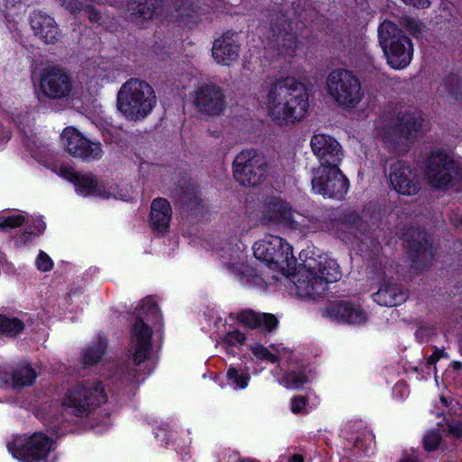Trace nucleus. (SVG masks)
<instances>
[{"label": "nucleus", "mask_w": 462, "mask_h": 462, "mask_svg": "<svg viewBox=\"0 0 462 462\" xmlns=\"http://www.w3.org/2000/svg\"><path fill=\"white\" fill-rule=\"evenodd\" d=\"M309 106L308 89L294 78L278 79L268 87L265 107L272 121L279 125L300 121Z\"/></svg>", "instance_id": "nucleus-1"}, {"label": "nucleus", "mask_w": 462, "mask_h": 462, "mask_svg": "<svg viewBox=\"0 0 462 462\" xmlns=\"http://www.w3.org/2000/svg\"><path fill=\"white\" fill-rule=\"evenodd\" d=\"M301 266L293 275L295 293L302 299L321 295L327 285L338 281L341 272L337 263L326 254L314 249H307L300 253Z\"/></svg>", "instance_id": "nucleus-2"}, {"label": "nucleus", "mask_w": 462, "mask_h": 462, "mask_svg": "<svg viewBox=\"0 0 462 462\" xmlns=\"http://www.w3.org/2000/svg\"><path fill=\"white\" fill-rule=\"evenodd\" d=\"M421 125V119L415 113L400 110L397 114L383 115L376 123V134L388 149L404 151L409 139Z\"/></svg>", "instance_id": "nucleus-3"}, {"label": "nucleus", "mask_w": 462, "mask_h": 462, "mask_svg": "<svg viewBox=\"0 0 462 462\" xmlns=\"http://www.w3.org/2000/svg\"><path fill=\"white\" fill-rule=\"evenodd\" d=\"M117 108L128 120L145 118L156 105L152 87L144 80L131 79L125 82L117 94Z\"/></svg>", "instance_id": "nucleus-4"}, {"label": "nucleus", "mask_w": 462, "mask_h": 462, "mask_svg": "<svg viewBox=\"0 0 462 462\" xmlns=\"http://www.w3.org/2000/svg\"><path fill=\"white\" fill-rule=\"evenodd\" d=\"M378 38L392 68L402 69L411 63L413 55L412 42L395 23L383 21L378 27Z\"/></svg>", "instance_id": "nucleus-5"}, {"label": "nucleus", "mask_w": 462, "mask_h": 462, "mask_svg": "<svg viewBox=\"0 0 462 462\" xmlns=\"http://www.w3.org/2000/svg\"><path fill=\"white\" fill-rule=\"evenodd\" d=\"M160 321L161 312L155 301L152 298L143 300L131 330V342L134 348L133 358L135 365L146 360L151 349L152 331L148 324Z\"/></svg>", "instance_id": "nucleus-6"}, {"label": "nucleus", "mask_w": 462, "mask_h": 462, "mask_svg": "<svg viewBox=\"0 0 462 462\" xmlns=\"http://www.w3.org/2000/svg\"><path fill=\"white\" fill-rule=\"evenodd\" d=\"M326 90L328 97L343 108H355L365 97V90L357 76L344 69H336L328 75Z\"/></svg>", "instance_id": "nucleus-7"}, {"label": "nucleus", "mask_w": 462, "mask_h": 462, "mask_svg": "<svg viewBox=\"0 0 462 462\" xmlns=\"http://www.w3.org/2000/svg\"><path fill=\"white\" fill-rule=\"evenodd\" d=\"M106 402L103 384L88 381L68 390L62 401L63 410L78 417H86Z\"/></svg>", "instance_id": "nucleus-8"}, {"label": "nucleus", "mask_w": 462, "mask_h": 462, "mask_svg": "<svg viewBox=\"0 0 462 462\" xmlns=\"http://www.w3.org/2000/svg\"><path fill=\"white\" fill-rule=\"evenodd\" d=\"M425 174L432 187L448 189L462 181V164L436 149L428 157Z\"/></svg>", "instance_id": "nucleus-9"}, {"label": "nucleus", "mask_w": 462, "mask_h": 462, "mask_svg": "<svg viewBox=\"0 0 462 462\" xmlns=\"http://www.w3.org/2000/svg\"><path fill=\"white\" fill-rule=\"evenodd\" d=\"M266 158L255 150L242 151L233 163L234 178L243 186H256L267 172Z\"/></svg>", "instance_id": "nucleus-10"}, {"label": "nucleus", "mask_w": 462, "mask_h": 462, "mask_svg": "<svg viewBox=\"0 0 462 462\" xmlns=\"http://www.w3.org/2000/svg\"><path fill=\"white\" fill-rule=\"evenodd\" d=\"M312 190L328 198L341 199L348 189V180L339 167L312 169Z\"/></svg>", "instance_id": "nucleus-11"}, {"label": "nucleus", "mask_w": 462, "mask_h": 462, "mask_svg": "<svg viewBox=\"0 0 462 462\" xmlns=\"http://www.w3.org/2000/svg\"><path fill=\"white\" fill-rule=\"evenodd\" d=\"M253 250L255 258L281 268L289 266L294 260L292 246L283 238L276 236H266L255 242Z\"/></svg>", "instance_id": "nucleus-12"}, {"label": "nucleus", "mask_w": 462, "mask_h": 462, "mask_svg": "<svg viewBox=\"0 0 462 462\" xmlns=\"http://www.w3.org/2000/svg\"><path fill=\"white\" fill-rule=\"evenodd\" d=\"M53 442L42 433H35L26 438L18 436L7 445L14 457L23 462H34L46 457L52 448Z\"/></svg>", "instance_id": "nucleus-13"}, {"label": "nucleus", "mask_w": 462, "mask_h": 462, "mask_svg": "<svg viewBox=\"0 0 462 462\" xmlns=\"http://www.w3.org/2000/svg\"><path fill=\"white\" fill-rule=\"evenodd\" d=\"M192 103L200 115L219 116L226 106L225 90L215 83L204 84L195 90Z\"/></svg>", "instance_id": "nucleus-14"}, {"label": "nucleus", "mask_w": 462, "mask_h": 462, "mask_svg": "<svg viewBox=\"0 0 462 462\" xmlns=\"http://www.w3.org/2000/svg\"><path fill=\"white\" fill-rule=\"evenodd\" d=\"M39 88L41 93L48 98H64L72 90L71 77L63 69L46 68L41 72Z\"/></svg>", "instance_id": "nucleus-15"}, {"label": "nucleus", "mask_w": 462, "mask_h": 462, "mask_svg": "<svg viewBox=\"0 0 462 462\" xmlns=\"http://www.w3.org/2000/svg\"><path fill=\"white\" fill-rule=\"evenodd\" d=\"M65 150L73 157L83 160H98L103 155L100 143L91 142L74 127H67L61 134Z\"/></svg>", "instance_id": "nucleus-16"}, {"label": "nucleus", "mask_w": 462, "mask_h": 462, "mask_svg": "<svg viewBox=\"0 0 462 462\" xmlns=\"http://www.w3.org/2000/svg\"><path fill=\"white\" fill-rule=\"evenodd\" d=\"M310 148L319 162V167H339L344 158L341 144L333 136L316 134L310 139Z\"/></svg>", "instance_id": "nucleus-17"}, {"label": "nucleus", "mask_w": 462, "mask_h": 462, "mask_svg": "<svg viewBox=\"0 0 462 462\" xmlns=\"http://www.w3.org/2000/svg\"><path fill=\"white\" fill-rule=\"evenodd\" d=\"M53 171L59 176L72 182L77 193L79 195L85 197L98 196L104 199L109 198V194L101 190L97 177L92 173L77 172L71 167L66 165L57 166Z\"/></svg>", "instance_id": "nucleus-18"}, {"label": "nucleus", "mask_w": 462, "mask_h": 462, "mask_svg": "<svg viewBox=\"0 0 462 462\" xmlns=\"http://www.w3.org/2000/svg\"><path fill=\"white\" fill-rule=\"evenodd\" d=\"M389 181L391 187L402 195H415L420 189L416 171L402 162H397L391 166Z\"/></svg>", "instance_id": "nucleus-19"}, {"label": "nucleus", "mask_w": 462, "mask_h": 462, "mask_svg": "<svg viewBox=\"0 0 462 462\" xmlns=\"http://www.w3.org/2000/svg\"><path fill=\"white\" fill-rule=\"evenodd\" d=\"M271 30L278 51L283 56H293L299 47V41L291 32V23L283 14H277L272 18Z\"/></svg>", "instance_id": "nucleus-20"}, {"label": "nucleus", "mask_w": 462, "mask_h": 462, "mask_svg": "<svg viewBox=\"0 0 462 462\" xmlns=\"http://www.w3.org/2000/svg\"><path fill=\"white\" fill-rule=\"evenodd\" d=\"M294 214H296V211L291 208L289 203L275 198L267 204L260 222L268 227L282 226L291 229Z\"/></svg>", "instance_id": "nucleus-21"}, {"label": "nucleus", "mask_w": 462, "mask_h": 462, "mask_svg": "<svg viewBox=\"0 0 462 462\" xmlns=\"http://www.w3.org/2000/svg\"><path fill=\"white\" fill-rule=\"evenodd\" d=\"M324 315L338 322L361 325L366 320L364 310L347 300L330 303L324 310Z\"/></svg>", "instance_id": "nucleus-22"}, {"label": "nucleus", "mask_w": 462, "mask_h": 462, "mask_svg": "<svg viewBox=\"0 0 462 462\" xmlns=\"http://www.w3.org/2000/svg\"><path fill=\"white\" fill-rule=\"evenodd\" d=\"M211 51L217 64L231 66L239 58L240 45L233 35L224 34L214 41Z\"/></svg>", "instance_id": "nucleus-23"}, {"label": "nucleus", "mask_w": 462, "mask_h": 462, "mask_svg": "<svg viewBox=\"0 0 462 462\" xmlns=\"http://www.w3.org/2000/svg\"><path fill=\"white\" fill-rule=\"evenodd\" d=\"M31 26L34 34L46 44H53L61 38L55 20L44 13H34L31 17Z\"/></svg>", "instance_id": "nucleus-24"}, {"label": "nucleus", "mask_w": 462, "mask_h": 462, "mask_svg": "<svg viewBox=\"0 0 462 462\" xmlns=\"http://www.w3.org/2000/svg\"><path fill=\"white\" fill-rule=\"evenodd\" d=\"M37 377L36 372L28 364L0 369V381L12 388L32 385Z\"/></svg>", "instance_id": "nucleus-25"}, {"label": "nucleus", "mask_w": 462, "mask_h": 462, "mask_svg": "<svg viewBox=\"0 0 462 462\" xmlns=\"http://www.w3.org/2000/svg\"><path fill=\"white\" fill-rule=\"evenodd\" d=\"M161 12L160 0H130L127 5V13L130 19L139 25H143L145 22L157 19Z\"/></svg>", "instance_id": "nucleus-26"}, {"label": "nucleus", "mask_w": 462, "mask_h": 462, "mask_svg": "<svg viewBox=\"0 0 462 462\" xmlns=\"http://www.w3.org/2000/svg\"><path fill=\"white\" fill-rule=\"evenodd\" d=\"M230 317L251 328H260L267 331H273L278 326V319L274 315L259 313L249 309L243 310L237 313H231Z\"/></svg>", "instance_id": "nucleus-27"}, {"label": "nucleus", "mask_w": 462, "mask_h": 462, "mask_svg": "<svg viewBox=\"0 0 462 462\" xmlns=\"http://www.w3.org/2000/svg\"><path fill=\"white\" fill-rule=\"evenodd\" d=\"M172 211L169 201L162 198L152 200L151 205L150 224L154 232L165 234L169 230Z\"/></svg>", "instance_id": "nucleus-28"}, {"label": "nucleus", "mask_w": 462, "mask_h": 462, "mask_svg": "<svg viewBox=\"0 0 462 462\" xmlns=\"http://www.w3.org/2000/svg\"><path fill=\"white\" fill-rule=\"evenodd\" d=\"M373 299L381 306L393 307L404 302L407 294L398 284L384 282L373 295Z\"/></svg>", "instance_id": "nucleus-29"}, {"label": "nucleus", "mask_w": 462, "mask_h": 462, "mask_svg": "<svg viewBox=\"0 0 462 462\" xmlns=\"http://www.w3.org/2000/svg\"><path fill=\"white\" fill-rule=\"evenodd\" d=\"M175 18L184 26L196 23L199 17V7L194 0H185L178 5L175 11Z\"/></svg>", "instance_id": "nucleus-30"}, {"label": "nucleus", "mask_w": 462, "mask_h": 462, "mask_svg": "<svg viewBox=\"0 0 462 462\" xmlns=\"http://www.w3.org/2000/svg\"><path fill=\"white\" fill-rule=\"evenodd\" d=\"M293 217L291 229L298 230L301 234L315 233L325 228L323 223L316 217L304 216L297 211Z\"/></svg>", "instance_id": "nucleus-31"}, {"label": "nucleus", "mask_w": 462, "mask_h": 462, "mask_svg": "<svg viewBox=\"0 0 462 462\" xmlns=\"http://www.w3.org/2000/svg\"><path fill=\"white\" fill-rule=\"evenodd\" d=\"M106 347V340L103 337H97V340L86 348L82 362L85 365L97 364L102 357Z\"/></svg>", "instance_id": "nucleus-32"}, {"label": "nucleus", "mask_w": 462, "mask_h": 462, "mask_svg": "<svg viewBox=\"0 0 462 462\" xmlns=\"http://www.w3.org/2000/svg\"><path fill=\"white\" fill-rule=\"evenodd\" d=\"M24 328V324L17 318L0 315V333L15 337Z\"/></svg>", "instance_id": "nucleus-33"}, {"label": "nucleus", "mask_w": 462, "mask_h": 462, "mask_svg": "<svg viewBox=\"0 0 462 462\" xmlns=\"http://www.w3.org/2000/svg\"><path fill=\"white\" fill-rule=\"evenodd\" d=\"M307 382L308 378L303 372L291 371L284 374L280 383L287 389L300 390Z\"/></svg>", "instance_id": "nucleus-34"}, {"label": "nucleus", "mask_w": 462, "mask_h": 462, "mask_svg": "<svg viewBox=\"0 0 462 462\" xmlns=\"http://www.w3.org/2000/svg\"><path fill=\"white\" fill-rule=\"evenodd\" d=\"M442 87L455 99L462 102V80L458 77L455 75L447 77Z\"/></svg>", "instance_id": "nucleus-35"}, {"label": "nucleus", "mask_w": 462, "mask_h": 462, "mask_svg": "<svg viewBox=\"0 0 462 462\" xmlns=\"http://www.w3.org/2000/svg\"><path fill=\"white\" fill-rule=\"evenodd\" d=\"M441 441L439 430L428 431L423 438V448L427 452H432L439 448Z\"/></svg>", "instance_id": "nucleus-36"}, {"label": "nucleus", "mask_w": 462, "mask_h": 462, "mask_svg": "<svg viewBox=\"0 0 462 462\" xmlns=\"http://www.w3.org/2000/svg\"><path fill=\"white\" fill-rule=\"evenodd\" d=\"M24 222L25 217L23 215L10 216L0 221V229L7 230L9 228H15L23 226Z\"/></svg>", "instance_id": "nucleus-37"}, {"label": "nucleus", "mask_w": 462, "mask_h": 462, "mask_svg": "<svg viewBox=\"0 0 462 462\" xmlns=\"http://www.w3.org/2000/svg\"><path fill=\"white\" fill-rule=\"evenodd\" d=\"M252 352L257 358L267 360L273 364L278 362L279 360L277 356L272 354L266 347L262 345H256L252 347Z\"/></svg>", "instance_id": "nucleus-38"}, {"label": "nucleus", "mask_w": 462, "mask_h": 462, "mask_svg": "<svg viewBox=\"0 0 462 462\" xmlns=\"http://www.w3.org/2000/svg\"><path fill=\"white\" fill-rule=\"evenodd\" d=\"M226 376L237 388L244 389L247 386V377L239 374L238 371L234 367H230L227 370Z\"/></svg>", "instance_id": "nucleus-39"}, {"label": "nucleus", "mask_w": 462, "mask_h": 462, "mask_svg": "<svg viewBox=\"0 0 462 462\" xmlns=\"http://www.w3.org/2000/svg\"><path fill=\"white\" fill-rule=\"evenodd\" d=\"M245 340V336L241 331L236 329L228 332L223 338V343L227 346H233L238 344H243Z\"/></svg>", "instance_id": "nucleus-40"}, {"label": "nucleus", "mask_w": 462, "mask_h": 462, "mask_svg": "<svg viewBox=\"0 0 462 462\" xmlns=\"http://www.w3.org/2000/svg\"><path fill=\"white\" fill-rule=\"evenodd\" d=\"M35 264L38 270L42 272H48L52 269L53 262L50 256L44 252L41 251L36 258Z\"/></svg>", "instance_id": "nucleus-41"}, {"label": "nucleus", "mask_w": 462, "mask_h": 462, "mask_svg": "<svg viewBox=\"0 0 462 462\" xmlns=\"http://www.w3.org/2000/svg\"><path fill=\"white\" fill-rule=\"evenodd\" d=\"M308 400L304 396H295L291 400V411L294 414L301 412L307 405Z\"/></svg>", "instance_id": "nucleus-42"}, {"label": "nucleus", "mask_w": 462, "mask_h": 462, "mask_svg": "<svg viewBox=\"0 0 462 462\" xmlns=\"http://www.w3.org/2000/svg\"><path fill=\"white\" fill-rule=\"evenodd\" d=\"M410 247L411 251L415 252L417 256L422 255L427 251L425 245H422L420 240H412V242H410Z\"/></svg>", "instance_id": "nucleus-43"}, {"label": "nucleus", "mask_w": 462, "mask_h": 462, "mask_svg": "<svg viewBox=\"0 0 462 462\" xmlns=\"http://www.w3.org/2000/svg\"><path fill=\"white\" fill-rule=\"evenodd\" d=\"M448 433L456 438L462 437V422L457 421L448 424Z\"/></svg>", "instance_id": "nucleus-44"}, {"label": "nucleus", "mask_w": 462, "mask_h": 462, "mask_svg": "<svg viewBox=\"0 0 462 462\" xmlns=\"http://www.w3.org/2000/svg\"><path fill=\"white\" fill-rule=\"evenodd\" d=\"M407 5L416 8H428L430 5V0H401Z\"/></svg>", "instance_id": "nucleus-45"}, {"label": "nucleus", "mask_w": 462, "mask_h": 462, "mask_svg": "<svg viewBox=\"0 0 462 462\" xmlns=\"http://www.w3.org/2000/svg\"><path fill=\"white\" fill-rule=\"evenodd\" d=\"M442 357H448V354L444 350L437 348L435 349L433 354L430 356H429L428 364L435 365Z\"/></svg>", "instance_id": "nucleus-46"}, {"label": "nucleus", "mask_w": 462, "mask_h": 462, "mask_svg": "<svg viewBox=\"0 0 462 462\" xmlns=\"http://www.w3.org/2000/svg\"><path fill=\"white\" fill-rule=\"evenodd\" d=\"M61 5L66 6L71 13H76L79 11L78 6V3L75 0H60Z\"/></svg>", "instance_id": "nucleus-47"}, {"label": "nucleus", "mask_w": 462, "mask_h": 462, "mask_svg": "<svg viewBox=\"0 0 462 462\" xmlns=\"http://www.w3.org/2000/svg\"><path fill=\"white\" fill-rule=\"evenodd\" d=\"M11 136H12L11 131L9 129L4 127L0 124V140L2 142L8 141V140H10Z\"/></svg>", "instance_id": "nucleus-48"}, {"label": "nucleus", "mask_w": 462, "mask_h": 462, "mask_svg": "<svg viewBox=\"0 0 462 462\" xmlns=\"http://www.w3.org/2000/svg\"><path fill=\"white\" fill-rule=\"evenodd\" d=\"M85 12L88 13V18L91 21L98 22L101 18L100 14L93 8H88L85 10Z\"/></svg>", "instance_id": "nucleus-49"}, {"label": "nucleus", "mask_w": 462, "mask_h": 462, "mask_svg": "<svg viewBox=\"0 0 462 462\" xmlns=\"http://www.w3.org/2000/svg\"><path fill=\"white\" fill-rule=\"evenodd\" d=\"M398 462H420V461L417 457H411L409 455H405Z\"/></svg>", "instance_id": "nucleus-50"}, {"label": "nucleus", "mask_w": 462, "mask_h": 462, "mask_svg": "<svg viewBox=\"0 0 462 462\" xmlns=\"http://www.w3.org/2000/svg\"><path fill=\"white\" fill-rule=\"evenodd\" d=\"M289 462H303V457L300 455L292 456Z\"/></svg>", "instance_id": "nucleus-51"}, {"label": "nucleus", "mask_w": 462, "mask_h": 462, "mask_svg": "<svg viewBox=\"0 0 462 462\" xmlns=\"http://www.w3.org/2000/svg\"><path fill=\"white\" fill-rule=\"evenodd\" d=\"M418 237L421 240H423L425 243V245L427 244V240H426V234L425 233H422V232H418Z\"/></svg>", "instance_id": "nucleus-52"}, {"label": "nucleus", "mask_w": 462, "mask_h": 462, "mask_svg": "<svg viewBox=\"0 0 462 462\" xmlns=\"http://www.w3.org/2000/svg\"><path fill=\"white\" fill-rule=\"evenodd\" d=\"M461 366H462V364H461V363H459V362H454V363H453V367H454L455 369H458V368H460Z\"/></svg>", "instance_id": "nucleus-53"}, {"label": "nucleus", "mask_w": 462, "mask_h": 462, "mask_svg": "<svg viewBox=\"0 0 462 462\" xmlns=\"http://www.w3.org/2000/svg\"><path fill=\"white\" fill-rule=\"evenodd\" d=\"M441 402H443L444 405H447L448 402L447 400L444 398V397H441Z\"/></svg>", "instance_id": "nucleus-54"}]
</instances>
